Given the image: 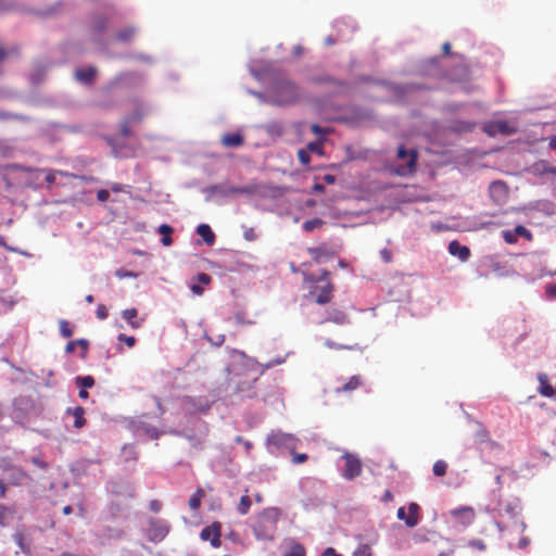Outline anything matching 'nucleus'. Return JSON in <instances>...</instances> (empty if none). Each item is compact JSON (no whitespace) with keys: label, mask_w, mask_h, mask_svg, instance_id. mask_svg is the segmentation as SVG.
Masks as SVG:
<instances>
[{"label":"nucleus","mask_w":556,"mask_h":556,"mask_svg":"<svg viewBox=\"0 0 556 556\" xmlns=\"http://www.w3.org/2000/svg\"><path fill=\"white\" fill-rule=\"evenodd\" d=\"M342 478L353 480L362 473L363 465L359 457L353 453L345 452L338 460Z\"/></svg>","instance_id":"9d476101"},{"label":"nucleus","mask_w":556,"mask_h":556,"mask_svg":"<svg viewBox=\"0 0 556 556\" xmlns=\"http://www.w3.org/2000/svg\"><path fill=\"white\" fill-rule=\"evenodd\" d=\"M203 495V492L201 490H199L195 494H193L190 500H189V506L191 509H197L199 508L200 504H201V497Z\"/></svg>","instance_id":"8fccbe9b"},{"label":"nucleus","mask_w":556,"mask_h":556,"mask_svg":"<svg viewBox=\"0 0 556 556\" xmlns=\"http://www.w3.org/2000/svg\"><path fill=\"white\" fill-rule=\"evenodd\" d=\"M75 384L80 389H89L94 386V378L92 376H77Z\"/></svg>","instance_id":"e433bc0d"},{"label":"nucleus","mask_w":556,"mask_h":556,"mask_svg":"<svg viewBox=\"0 0 556 556\" xmlns=\"http://www.w3.org/2000/svg\"><path fill=\"white\" fill-rule=\"evenodd\" d=\"M298 156H299V161L301 162L302 165L306 166L309 164L311 157L306 150H303V149L299 150Z\"/></svg>","instance_id":"052dcab7"},{"label":"nucleus","mask_w":556,"mask_h":556,"mask_svg":"<svg viewBox=\"0 0 556 556\" xmlns=\"http://www.w3.org/2000/svg\"><path fill=\"white\" fill-rule=\"evenodd\" d=\"M137 34L138 28L136 26H126L125 28L117 31L116 39L121 42H129L135 38Z\"/></svg>","instance_id":"7c9ffc66"},{"label":"nucleus","mask_w":556,"mask_h":556,"mask_svg":"<svg viewBox=\"0 0 556 556\" xmlns=\"http://www.w3.org/2000/svg\"><path fill=\"white\" fill-rule=\"evenodd\" d=\"M491 502L484 507V510L490 514L494 520V525L502 533L507 528L502 521L505 517L509 518L513 521V525L519 529L522 533L525 532L527 526L526 523L519 519V514L521 511L520 503L518 500H510L506 502H502L498 500V494L494 491L491 494Z\"/></svg>","instance_id":"f03ea898"},{"label":"nucleus","mask_w":556,"mask_h":556,"mask_svg":"<svg viewBox=\"0 0 556 556\" xmlns=\"http://www.w3.org/2000/svg\"><path fill=\"white\" fill-rule=\"evenodd\" d=\"M514 231L517 238L525 237L527 239H531V232L525 226L518 225L514 228Z\"/></svg>","instance_id":"13d9d810"},{"label":"nucleus","mask_w":556,"mask_h":556,"mask_svg":"<svg viewBox=\"0 0 556 556\" xmlns=\"http://www.w3.org/2000/svg\"><path fill=\"white\" fill-rule=\"evenodd\" d=\"M279 515L280 510L276 507L265 508L252 527L254 536L260 541H273Z\"/></svg>","instance_id":"423d86ee"},{"label":"nucleus","mask_w":556,"mask_h":556,"mask_svg":"<svg viewBox=\"0 0 556 556\" xmlns=\"http://www.w3.org/2000/svg\"><path fill=\"white\" fill-rule=\"evenodd\" d=\"M419 505L415 502H412L408 505V515H406L405 508L400 507L396 511L397 519L405 522V525L409 528H414L419 523Z\"/></svg>","instance_id":"f8f14e48"},{"label":"nucleus","mask_w":556,"mask_h":556,"mask_svg":"<svg viewBox=\"0 0 556 556\" xmlns=\"http://www.w3.org/2000/svg\"><path fill=\"white\" fill-rule=\"evenodd\" d=\"M50 63L48 62H36L34 70L30 74V80L34 85H38L42 81L45 73L49 70Z\"/></svg>","instance_id":"393cba45"},{"label":"nucleus","mask_w":556,"mask_h":556,"mask_svg":"<svg viewBox=\"0 0 556 556\" xmlns=\"http://www.w3.org/2000/svg\"><path fill=\"white\" fill-rule=\"evenodd\" d=\"M96 314L99 319H105L109 315L106 306L103 304H99Z\"/></svg>","instance_id":"338daca9"},{"label":"nucleus","mask_w":556,"mask_h":556,"mask_svg":"<svg viewBox=\"0 0 556 556\" xmlns=\"http://www.w3.org/2000/svg\"><path fill=\"white\" fill-rule=\"evenodd\" d=\"M451 516L455 519L462 530L470 526L475 520V510L470 506H460L450 511Z\"/></svg>","instance_id":"ddd939ff"},{"label":"nucleus","mask_w":556,"mask_h":556,"mask_svg":"<svg viewBox=\"0 0 556 556\" xmlns=\"http://www.w3.org/2000/svg\"><path fill=\"white\" fill-rule=\"evenodd\" d=\"M117 340L125 342L128 348H132L136 343V339L134 337H129L124 333L118 334Z\"/></svg>","instance_id":"680f3d73"},{"label":"nucleus","mask_w":556,"mask_h":556,"mask_svg":"<svg viewBox=\"0 0 556 556\" xmlns=\"http://www.w3.org/2000/svg\"><path fill=\"white\" fill-rule=\"evenodd\" d=\"M138 311L137 308H126L122 312V317L128 323V325L132 329H138L141 327V320L137 319Z\"/></svg>","instance_id":"cd10ccee"},{"label":"nucleus","mask_w":556,"mask_h":556,"mask_svg":"<svg viewBox=\"0 0 556 556\" xmlns=\"http://www.w3.org/2000/svg\"><path fill=\"white\" fill-rule=\"evenodd\" d=\"M169 532V525L165 520L153 519L150 521L149 539L153 542L162 541Z\"/></svg>","instance_id":"4468645a"},{"label":"nucleus","mask_w":556,"mask_h":556,"mask_svg":"<svg viewBox=\"0 0 556 556\" xmlns=\"http://www.w3.org/2000/svg\"><path fill=\"white\" fill-rule=\"evenodd\" d=\"M13 540L22 553H24L25 555H30V548L28 545L24 543V535L22 532L14 533Z\"/></svg>","instance_id":"ea45409f"},{"label":"nucleus","mask_w":556,"mask_h":556,"mask_svg":"<svg viewBox=\"0 0 556 556\" xmlns=\"http://www.w3.org/2000/svg\"><path fill=\"white\" fill-rule=\"evenodd\" d=\"M283 556H306V549L294 540L289 541V549L283 553Z\"/></svg>","instance_id":"f704fd0d"},{"label":"nucleus","mask_w":556,"mask_h":556,"mask_svg":"<svg viewBox=\"0 0 556 556\" xmlns=\"http://www.w3.org/2000/svg\"><path fill=\"white\" fill-rule=\"evenodd\" d=\"M152 111L153 106L150 103L144 101H138L136 102L134 111L128 114V122L138 123L146 116L151 114Z\"/></svg>","instance_id":"a211bd4d"},{"label":"nucleus","mask_w":556,"mask_h":556,"mask_svg":"<svg viewBox=\"0 0 556 556\" xmlns=\"http://www.w3.org/2000/svg\"><path fill=\"white\" fill-rule=\"evenodd\" d=\"M447 251L451 255L458 257L462 262H466L470 257V250L466 245H462L454 240L448 243Z\"/></svg>","instance_id":"aec40b11"},{"label":"nucleus","mask_w":556,"mask_h":556,"mask_svg":"<svg viewBox=\"0 0 556 556\" xmlns=\"http://www.w3.org/2000/svg\"><path fill=\"white\" fill-rule=\"evenodd\" d=\"M353 556H371V548L368 544H361L354 551Z\"/></svg>","instance_id":"3c124183"},{"label":"nucleus","mask_w":556,"mask_h":556,"mask_svg":"<svg viewBox=\"0 0 556 556\" xmlns=\"http://www.w3.org/2000/svg\"><path fill=\"white\" fill-rule=\"evenodd\" d=\"M484 130L489 135H511L516 131L515 127L506 121H495L485 125Z\"/></svg>","instance_id":"f3484780"},{"label":"nucleus","mask_w":556,"mask_h":556,"mask_svg":"<svg viewBox=\"0 0 556 556\" xmlns=\"http://www.w3.org/2000/svg\"><path fill=\"white\" fill-rule=\"evenodd\" d=\"M299 443L300 440L295 435L282 432L281 430H274L266 438L267 451L273 455L287 452L293 454Z\"/></svg>","instance_id":"0eeeda50"},{"label":"nucleus","mask_w":556,"mask_h":556,"mask_svg":"<svg viewBox=\"0 0 556 556\" xmlns=\"http://www.w3.org/2000/svg\"><path fill=\"white\" fill-rule=\"evenodd\" d=\"M311 294L316 295V303L319 305H325L330 302L332 298V285L330 282H326L325 285H316L309 292Z\"/></svg>","instance_id":"2eb2a0df"},{"label":"nucleus","mask_w":556,"mask_h":556,"mask_svg":"<svg viewBox=\"0 0 556 556\" xmlns=\"http://www.w3.org/2000/svg\"><path fill=\"white\" fill-rule=\"evenodd\" d=\"M361 383V379L358 376H353L343 387L342 391H353L355 390Z\"/></svg>","instance_id":"49530a36"},{"label":"nucleus","mask_w":556,"mask_h":556,"mask_svg":"<svg viewBox=\"0 0 556 556\" xmlns=\"http://www.w3.org/2000/svg\"><path fill=\"white\" fill-rule=\"evenodd\" d=\"M326 321H331L337 325L350 324V319H349L348 315L344 312L339 311V309H332L331 312H329L328 316L325 319L320 320L319 323L323 324Z\"/></svg>","instance_id":"bb28decb"},{"label":"nucleus","mask_w":556,"mask_h":556,"mask_svg":"<svg viewBox=\"0 0 556 556\" xmlns=\"http://www.w3.org/2000/svg\"><path fill=\"white\" fill-rule=\"evenodd\" d=\"M323 225V220L320 218H313L303 223V229L307 232L315 230L316 228Z\"/></svg>","instance_id":"c03bdc74"},{"label":"nucleus","mask_w":556,"mask_h":556,"mask_svg":"<svg viewBox=\"0 0 556 556\" xmlns=\"http://www.w3.org/2000/svg\"><path fill=\"white\" fill-rule=\"evenodd\" d=\"M157 232L162 236L161 242L164 247H169L173 243L172 233L173 227L167 224H162L157 228Z\"/></svg>","instance_id":"2f4dec72"},{"label":"nucleus","mask_w":556,"mask_h":556,"mask_svg":"<svg viewBox=\"0 0 556 556\" xmlns=\"http://www.w3.org/2000/svg\"><path fill=\"white\" fill-rule=\"evenodd\" d=\"M257 128L264 130L271 138L281 137L286 130L283 122L277 119L258 125Z\"/></svg>","instance_id":"6ab92c4d"},{"label":"nucleus","mask_w":556,"mask_h":556,"mask_svg":"<svg viewBox=\"0 0 556 556\" xmlns=\"http://www.w3.org/2000/svg\"><path fill=\"white\" fill-rule=\"evenodd\" d=\"M307 150L311 152H315L318 154H323L321 151V142L320 141H313L307 144Z\"/></svg>","instance_id":"69168bd1"},{"label":"nucleus","mask_w":556,"mask_h":556,"mask_svg":"<svg viewBox=\"0 0 556 556\" xmlns=\"http://www.w3.org/2000/svg\"><path fill=\"white\" fill-rule=\"evenodd\" d=\"M55 174H56V172H54V170H46L45 169V174L42 176L43 185L45 184H48V185L53 184L55 180Z\"/></svg>","instance_id":"e2e57ef3"},{"label":"nucleus","mask_w":556,"mask_h":556,"mask_svg":"<svg viewBox=\"0 0 556 556\" xmlns=\"http://www.w3.org/2000/svg\"><path fill=\"white\" fill-rule=\"evenodd\" d=\"M134 430L137 435L146 434L151 439H156L160 435V432L155 427L150 426L141 420L134 422Z\"/></svg>","instance_id":"5701e85b"},{"label":"nucleus","mask_w":556,"mask_h":556,"mask_svg":"<svg viewBox=\"0 0 556 556\" xmlns=\"http://www.w3.org/2000/svg\"><path fill=\"white\" fill-rule=\"evenodd\" d=\"M230 364L227 367V370L230 375L233 376H241L247 375V379L244 380H238L235 381V392L233 395L237 400L241 401L244 399H252L255 396L256 391L254 388L255 382L258 380V374L257 372H249L242 368V366L239 365V374L231 372L229 370Z\"/></svg>","instance_id":"6e6552de"},{"label":"nucleus","mask_w":556,"mask_h":556,"mask_svg":"<svg viewBox=\"0 0 556 556\" xmlns=\"http://www.w3.org/2000/svg\"><path fill=\"white\" fill-rule=\"evenodd\" d=\"M290 353L282 357H276L266 364H260L255 358L248 356L244 352L239 350L230 351V367L231 372L239 374V365L249 372H257L258 376L264 375L267 369L274 366L281 365L286 362Z\"/></svg>","instance_id":"39448f33"},{"label":"nucleus","mask_w":556,"mask_h":556,"mask_svg":"<svg viewBox=\"0 0 556 556\" xmlns=\"http://www.w3.org/2000/svg\"><path fill=\"white\" fill-rule=\"evenodd\" d=\"M300 99L299 87L288 79L283 74L275 76L273 83L268 87V104L288 105Z\"/></svg>","instance_id":"7ed1b4c3"},{"label":"nucleus","mask_w":556,"mask_h":556,"mask_svg":"<svg viewBox=\"0 0 556 556\" xmlns=\"http://www.w3.org/2000/svg\"><path fill=\"white\" fill-rule=\"evenodd\" d=\"M188 403L192 405V410L197 413H206L211 407V402L206 399H189Z\"/></svg>","instance_id":"72a5a7b5"},{"label":"nucleus","mask_w":556,"mask_h":556,"mask_svg":"<svg viewBox=\"0 0 556 556\" xmlns=\"http://www.w3.org/2000/svg\"><path fill=\"white\" fill-rule=\"evenodd\" d=\"M135 124V122H128V115L125 116V118L121 123V134L124 137H127L131 134L130 125Z\"/></svg>","instance_id":"603ef678"},{"label":"nucleus","mask_w":556,"mask_h":556,"mask_svg":"<svg viewBox=\"0 0 556 556\" xmlns=\"http://www.w3.org/2000/svg\"><path fill=\"white\" fill-rule=\"evenodd\" d=\"M146 81L143 74L138 72H124L114 76L101 90L97 99V105L102 109H112L116 105V97L119 91L140 87Z\"/></svg>","instance_id":"f257e3e1"},{"label":"nucleus","mask_w":556,"mask_h":556,"mask_svg":"<svg viewBox=\"0 0 556 556\" xmlns=\"http://www.w3.org/2000/svg\"><path fill=\"white\" fill-rule=\"evenodd\" d=\"M206 340L210 341L215 346H220L225 341L224 334H217L215 338L205 336Z\"/></svg>","instance_id":"0e129e2a"},{"label":"nucleus","mask_w":556,"mask_h":556,"mask_svg":"<svg viewBox=\"0 0 556 556\" xmlns=\"http://www.w3.org/2000/svg\"><path fill=\"white\" fill-rule=\"evenodd\" d=\"M447 464L444 460H437L433 464V475L437 477H443L446 473Z\"/></svg>","instance_id":"37998d69"},{"label":"nucleus","mask_w":556,"mask_h":556,"mask_svg":"<svg viewBox=\"0 0 556 556\" xmlns=\"http://www.w3.org/2000/svg\"><path fill=\"white\" fill-rule=\"evenodd\" d=\"M197 233L203 239L207 245H213L215 242V235L211 227L206 224H200L197 227Z\"/></svg>","instance_id":"c85d7f7f"},{"label":"nucleus","mask_w":556,"mask_h":556,"mask_svg":"<svg viewBox=\"0 0 556 556\" xmlns=\"http://www.w3.org/2000/svg\"><path fill=\"white\" fill-rule=\"evenodd\" d=\"M115 276L119 279L124 278H137L138 274L131 270H126L124 268H119L115 271Z\"/></svg>","instance_id":"864d4df0"},{"label":"nucleus","mask_w":556,"mask_h":556,"mask_svg":"<svg viewBox=\"0 0 556 556\" xmlns=\"http://www.w3.org/2000/svg\"><path fill=\"white\" fill-rule=\"evenodd\" d=\"M397 160L402 163L396 165L395 173L399 176H406L416 168L417 153L415 150H407L404 146L397 149Z\"/></svg>","instance_id":"9b49d317"},{"label":"nucleus","mask_w":556,"mask_h":556,"mask_svg":"<svg viewBox=\"0 0 556 556\" xmlns=\"http://www.w3.org/2000/svg\"><path fill=\"white\" fill-rule=\"evenodd\" d=\"M220 142L226 148H239L243 144V136L239 132H227L220 138Z\"/></svg>","instance_id":"b1692460"},{"label":"nucleus","mask_w":556,"mask_h":556,"mask_svg":"<svg viewBox=\"0 0 556 556\" xmlns=\"http://www.w3.org/2000/svg\"><path fill=\"white\" fill-rule=\"evenodd\" d=\"M438 61H439L438 58H431L428 61V63L430 65V68L428 71H425L424 74H427V75H435V74H438L439 73Z\"/></svg>","instance_id":"6e6d98bb"},{"label":"nucleus","mask_w":556,"mask_h":556,"mask_svg":"<svg viewBox=\"0 0 556 556\" xmlns=\"http://www.w3.org/2000/svg\"><path fill=\"white\" fill-rule=\"evenodd\" d=\"M14 515H15L14 507L0 504V526L1 527H8L12 522Z\"/></svg>","instance_id":"c756f323"},{"label":"nucleus","mask_w":556,"mask_h":556,"mask_svg":"<svg viewBox=\"0 0 556 556\" xmlns=\"http://www.w3.org/2000/svg\"><path fill=\"white\" fill-rule=\"evenodd\" d=\"M271 63L270 62H261L260 64L255 61H251L249 63L250 73L257 79H264L265 75L270 71Z\"/></svg>","instance_id":"4be33fe9"},{"label":"nucleus","mask_w":556,"mask_h":556,"mask_svg":"<svg viewBox=\"0 0 556 556\" xmlns=\"http://www.w3.org/2000/svg\"><path fill=\"white\" fill-rule=\"evenodd\" d=\"M60 333L63 338H70L73 336V330L70 328V325L66 320H60Z\"/></svg>","instance_id":"09e8293b"},{"label":"nucleus","mask_w":556,"mask_h":556,"mask_svg":"<svg viewBox=\"0 0 556 556\" xmlns=\"http://www.w3.org/2000/svg\"><path fill=\"white\" fill-rule=\"evenodd\" d=\"M66 414L72 415L74 417V427L76 429H80L85 426V408L81 406L68 407L66 409Z\"/></svg>","instance_id":"a878e982"},{"label":"nucleus","mask_w":556,"mask_h":556,"mask_svg":"<svg viewBox=\"0 0 556 556\" xmlns=\"http://www.w3.org/2000/svg\"><path fill=\"white\" fill-rule=\"evenodd\" d=\"M252 501L248 495H243L240 498V502L238 504L237 510L240 515H247L250 507H251Z\"/></svg>","instance_id":"a19ab883"},{"label":"nucleus","mask_w":556,"mask_h":556,"mask_svg":"<svg viewBox=\"0 0 556 556\" xmlns=\"http://www.w3.org/2000/svg\"><path fill=\"white\" fill-rule=\"evenodd\" d=\"M258 191L260 190L256 186L238 187L228 180L215 185H210L202 189V192L205 194V201H213L217 204H222L225 200L235 195H253Z\"/></svg>","instance_id":"20e7f679"},{"label":"nucleus","mask_w":556,"mask_h":556,"mask_svg":"<svg viewBox=\"0 0 556 556\" xmlns=\"http://www.w3.org/2000/svg\"><path fill=\"white\" fill-rule=\"evenodd\" d=\"M543 378H544L543 375L539 376V380H540L539 391L543 396L552 397L555 394V391H554L553 387L551 384H548L547 381Z\"/></svg>","instance_id":"58836bf2"},{"label":"nucleus","mask_w":556,"mask_h":556,"mask_svg":"<svg viewBox=\"0 0 556 556\" xmlns=\"http://www.w3.org/2000/svg\"><path fill=\"white\" fill-rule=\"evenodd\" d=\"M483 447H484V451L482 453H493V452H496L500 450V445L493 441L492 439H489L484 444H483Z\"/></svg>","instance_id":"4d7b16f0"},{"label":"nucleus","mask_w":556,"mask_h":556,"mask_svg":"<svg viewBox=\"0 0 556 556\" xmlns=\"http://www.w3.org/2000/svg\"><path fill=\"white\" fill-rule=\"evenodd\" d=\"M9 168L20 173L21 182L26 187L39 189L45 186L42 179L45 169L33 168L17 163L10 165Z\"/></svg>","instance_id":"1a4fd4ad"},{"label":"nucleus","mask_w":556,"mask_h":556,"mask_svg":"<svg viewBox=\"0 0 556 556\" xmlns=\"http://www.w3.org/2000/svg\"><path fill=\"white\" fill-rule=\"evenodd\" d=\"M328 276H329V273L328 270L326 269H323L320 271V276L319 277H316L314 275H311V276H305V280L306 281H312V282H315V283H318V282H329L328 281Z\"/></svg>","instance_id":"a18cd8bd"},{"label":"nucleus","mask_w":556,"mask_h":556,"mask_svg":"<svg viewBox=\"0 0 556 556\" xmlns=\"http://www.w3.org/2000/svg\"><path fill=\"white\" fill-rule=\"evenodd\" d=\"M324 344L328 349H336V350H356V349H358L357 344H355V345H344V344L336 343L334 341H332L330 339H325Z\"/></svg>","instance_id":"79ce46f5"},{"label":"nucleus","mask_w":556,"mask_h":556,"mask_svg":"<svg viewBox=\"0 0 556 556\" xmlns=\"http://www.w3.org/2000/svg\"><path fill=\"white\" fill-rule=\"evenodd\" d=\"M309 254L318 263H320L323 258L327 256V253L323 248H312L309 249Z\"/></svg>","instance_id":"de8ad7c7"},{"label":"nucleus","mask_w":556,"mask_h":556,"mask_svg":"<svg viewBox=\"0 0 556 556\" xmlns=\"http://www.w3.org/2000/svg\"><path fill=\"white\" fill-rule=\"evenodd\" d=\"M546 295L551 300L556 299V283H549L546 286Z\"/></svg>","instance_id":"774afa93"},{"label":"nucleus","mask_w":556,"mask_h":556,"mask_svg":"<svg viewBox=\"0 0 556 556\" xmlns=\"http://www.w3.org/2000/svg\"><path fill=\"white\" fill-rule=\"evenodd\" d=\"M74 75H75L76 80H78L79 83H81L84 85H89L93 81V79L97 75V68L91 65L81 67V68H77L75 71Z\"/></svg>","instance_id":"412c9836"},{"label":"nucleus","mask_w":556,"mask_h":556,"mask_svg":"<svg viewBox=\"0 0 556 556\" xmlns=\"http://www.w3.org/2000/svg\"><path fill=\"white\" fill-rule=\"evenodd\" d=\"M502 236H503V239L505 240V242L509 243V244L516 243L517 239H518L514 229L513 230H503Z\"/></svg>","instance_id":"5fc2aeb1"},{"label":"nucleus","mask_w":556,"mask_h":556,"mask_svg":"<svg viewBox=\"0 0 556 556\" xmlns=\"http://www.w3.org/2000/svg\"><path fill=\"white\" fill-rule=\"evenodd\" d=\"M200 538L203 541H210L213 547L220 546V526L219 523H213L212 526L205 527L201 530Z\"/></svg>","instance_id":"dca6fc26"},{"label":"nucleus","mask_w":556,"mask_h":556,"mask_svg":"<svg viewBox=\"0 0 556 556\" xmlns=\"http://www.w3.org/2000/svg\"><path fill=\"white\" fill-rule=\"evenodd\" d=\"M123 454L125 456V460L136 459V452L132 445H125L123 447Z\"/></svg>","instance_id":"bf43d9fd"},{"label":"nucleus","mask_w":556,"mask_h":556,"mask_svg":"<svg viewBox=\"0 0 556 556\" xmlns=\"http://www.w3.org/2000/svg\"><path fill=\"white\" fill-rule=\"evenodd\" d=\"M489 439H490L489 432L481 425H479V428H478V430L476 431V434H475V444L480 450V452L484 451L483 444Z\"/></svg>","instance_id":"c9c22d12"},{"label":"nucleus","mask_w":556,"mask_h":556,"mask_svg":"<svg viewBox=\"0 0 556 556\" xmlns=\"http://www.w3.org/2000/svg\"><path fill=\"white\" fill-rule=\"evenodd\" d=\"M422 88L421 85H417V84H405V85H396L394 87V91L395 93L400 97V98H405L407 97L408 94L415 92L416 90Z\"/></svg>","instance_id":"473e14b6"},{"label":"nucleus","mask_w":556,"mask_h":556,"mask_svg":"<svg viewBox=\"0 0 556 556\" xmlns=\"http://www.w3.org/2000/svg\"><path fill=\"white\" fill-rule=\"evenodd\" d=\"M108 26V18L104 15H97L92 21V28L96 33L101 34Z\"/></svg>","instance_id":"4c0bfd02"}]
</instances>
